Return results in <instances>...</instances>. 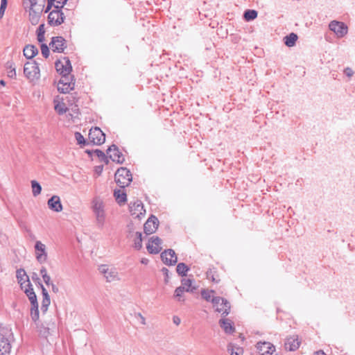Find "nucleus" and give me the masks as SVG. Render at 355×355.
Listing matches in <instances>:
<instances>
[{"label": "nucleus", "mask_w": 355, "mask_h": 355, "mask_svg": "<svg viewBox=\"0 0 355 355\" xmlns=\"http://www.w3.org/2000/svg\"><path fill=\"white\" fill-rule=\"evenodd\" d=\"M92 209L95 215L97 225L102 227L106 217L103 200L99 197H95L92 201Z\"/></svg>", "instance_id": "1"}, {"label": "nucleus", "mask_w": 355, "mask_h": 355, "mask_svg": "<svg viewBox=\"0 0 355 355\" xmlns=\"http://www.w3.org/2000/svg\"><path fill=\"white\" fill-rule=\"evenodd\" d=\"M23 4L25 8H29V19L31 24H37L39 22L44 5L37 7L36 0H24Z\"/></svg>", "instance_id": "2"}, {"label": "nucleus", "mask_w": 355, "mask_h": 355, "mask_svg": "<svg viewBox=\"0 0 355 355\" xmlns=\"http://www.w3.org/2000/svg\"><path fill=\"white\" fill-rule=\"evenodd\" d=\"M98 270L107 282L119 281L121 279L116 268L113 266L102 264L98 266Z\"/></svg>", "instance_id": "3"}, {"label": "nucleus", "mask_w": 355, "mask_h": 355, "mask_svg": "<svg viewBox=\"0 0 355 355\" xmlns=\"http://www.w3.org/2000/svg\"><path fill=\"white\" fill-rule=\"evenodd\" d=\"M114 178L117 184L120 187L124 188L129 185L132 178L130 171L126 168L122 167L116 171L114 175Z\"/></svg>", "instance_id": "4"}, {"label": "nucleus", "mask_w": 355, "mask_h": 355, "mask_svg": "<svg viewBox=\"0 0 355 355\" xmlns=\"http://www.w3.org/2000/svg\"><path fill=\"white\" fill-rule=\"evenodd\" d=\"M24 73L31 81L37 80L40 77V71L38 64L35 62H27L24 64Z\"/></svg>", "instance_id": "5"}, {"label": "nucleus", "mask_w": 355, "mask_h": 355, "mask_svg": "<svg viewBox=\"0 0 355 355\" xmlns=\"http://www.w3.org/2000/svg\"><path fill=\"white\" fill-rule=\"evenodd\" d=\"M329 28L338 38L344 37L348 33L347 26L343 21L333 20L329 24Z\"/></svg>", "instance_id": "6"}, {"label": "nucleus", "mask_w": 355, "mask_h": 355, "mask_svg": "<svg viewBox=\"0 0 355 355\" xmlns=\"http://www.w3.org/2000/svg\"><path fill=\"white\" fill-rule=\"evenodd\" d=\"M214 293L215 292L213 290L202 289L200 293L203 299H205L207 302H211V303L213 304V306L216 309V311H225L224 309H220L218 306V304H220V302L221 300V297H214Z\"/></svg>", "instance_id": "7"}, {"label": "nucleus", "mask_w": 355, "mask_h": 355, "mask_svg": "<svg viewBox=\"0 0 355 355\" xmlns=\"http://www.w3.org/2000/svg\"><path fill=\"white\" fill-rule=\"evenodd\" d=\"M89 140L96 145H101L105 142V135L98 127L92 128L89 133Z\"/></svg>", "instance_id": "8"}, {"label": "nucleus", "mask_w": 355, "mask_h": 355, "mask_svg": "<svg viewBox=\"0 0 355 355\" xmlns=\"http://www.w3.org/2000/svg\"><path fill=\"white\" fill-rule=\"evenodd\" d=\"M64 15L61 10L55 9L48 16L49 24L51 26H59L64 22Z\"/></svg>", "instance_id": "9"}, {"label": "nucleus", "mask_w": 355, "mask_h": 355, "mask_svg": "<svg viewBox=\"0 0 355 355\" xmlns=\"http://www.w3.org/2000/svg\"><path fill=\"white\" fill-rule=\"evenodd\" d=\"M49 46L53 51L62 53L67 48L66 40L60 36L53 37Z\"/></svg>", "instance_id": "10"}, {"label": "nucleus", "mask_w": 355, "mask_h": 355, "mask_svg": "<svg viewBox=\"0 0 355 355\" xmlns=\"http://www.w3.org/2000/svg\"><path fill=\"white\" fill-rule=\"evenodd\" d=\"M35 250L37 261L40 263H44L48 257L46 245L41 241H37L35 244Z\"/></svg>", "instance_id": "11"}, {"label": "nucleus", "mask_w": 355, "mask_h": 355, "mask_svg": "<svg viewBox=\"0 0 355 355\" xmlns=\"http://www.w3.org/2000/svg\"><path fill=\"white\" fill-rule=\"evenodd\" d=\"M11 345L4 329L0 327V355H8Z\"/></svg>", "instance_id": "12"}, {"label": "nucleus", "mask_w": 355, "mask_h": 355, "mask_svg": "<svg viewBox=\"0 0 355 355\" xmlns=\"http://www.w3.org/2000/svg\"><path fill=\"white\" fill-rule=\"evenodd\" d=\"M55 69L61 75L69 74L72 69L70 60L64 58L61 60L57 61L55 62Z\"/></svg>", "instance_id": "13"}, {"label": "nucleus", "mask_w": 355, "mask_h": 355, "mask_svg": "<svg viewBox=\"0 0 355 355\" xmlns=\"http://www.w3.org/2000/svg\"><path fill=\"white\" fill-rule=\"evenodd\" d=\"M162 240L158 236H152L147 245V250L150 254L159 253L162 248Z\"/></svg>", "instance_id": "14"}, {"label": "nucleus", "mask_w": 355, "mask_h": 355, "mask_svg": "<svg viewBox=\"0 0 355 355\" xmlns=\"http://www.w3.org/2000/svg\"><path fill=\"white\" fill-rule=\"evenodd\" d=\"M300 343L301 340L299 339L298 336H291L286 338L284 347L288 351H295L300 347Z\"/></svg>", "instance_id": "15"}, {"label": "nucleus", "mask_w": 355, "mask_h": 355, "mask_svg": "<svg viewBox=\"0 0 355 355\" xmlns=\"http://www.w3.org/2000/svg\"><path fill=\"white\" fill-rule=\"evenodd\" d=\"M159 225V220L155 216H151L144 225V232L146 234L154 233Z\"/></svg>", "instance_id": "16"}, {"label": "nucleus", "mask_w": 355, "mask_h": 355, "mask_svg": "<svg viewBox=\"0 0 355 355\" xmlns=\"http://www.w3.org/2000/svg\"><path fill=\"white\" fill-rule=\"evenodd\" d=\"M161 257L163 262L166 265H175L178 261V258L175 251L171 249H168L162 252Z\"/></svg>", "instance_id": "17"}, {"label": "nucleus", "mask_w": 355, "mask_h": 355, "mask_svg": "<svg viewBox=\"0 0 355 355\" xmlns=\"http://www.w3.org/2000/svg\"><path fill=\"white\" fill-rule=\"evenodd\" d=\"M107 154L113 162L121 164L124 161L123 155L119 152L118 148L115 145H112L109 147L107 150Z\"/></svg>", "instance_id": "18"}, {"label": "nucleus", "mask_w": 355, "mask_h": 355, "mask_svg": "<svg viewBox=\"0 0 355 355\" xmlns=\"http://www.w3.org/2000/svg\"><path fill=\"white\" fill-rule=\"evenodd\" d=\"M129 207L131 214L135 216L137 218H139L141 215H144L146 211L140 200H137L133 203L131 202Z\"/></svg>", "instance_id": "19"}, {"label": "nucleus", "mask_w": 355, "mask_h": 355, "mask_svg": "<svg viewBox=\"0 0 355 355\" xmlns=\"http://www.w3.org/2000/svg\"><path fill=\"white\" fill-rule=\"evenodd\" d=\"M128 238L133 242V247L136 250H139L142 247V234L139 232L130 231Z\"/></svg>", "instance_id": "20"}, {"label": "nucleus", "mask_w": 355, "mask_h": 355, "mask_svg": "<svg viewBox=\"0 0 355 355\" xmlns=\"http://www.w3.org/2000/svg\"><path fill=\"white\" fill-rule=\"evenodd\" d=\"M49 208L55 212H60L62 210V205L60 198L58 196H53L47 202Z\"/></svg>", "instance_id": "21"}, {"label": "nucleus", "mask_w": 355, "mask_h": 355, "mask_svg": "<svg viewBox=\"0 0 355 355\" xmlns=\"http://www.w3.org/2000/svg\"><path fill=\"white\" fill-rule=\"evenodd\" d=\"M23 290L28 297L31 304H37V296L31 283L26 284V287H24Z\"/></svg>", "instance_id": "22"}, {"label": "nucleus", "mask_w": 355, "mask_h": 355, "mask_svg": "<svg viewBox=\"0 0 355 355\" xmlns=\"http://www.w3.org/2000/svg\"><path fill=\"white\" fill-rule=\"evenodd\" d=\"M42 294V302L41 306V310L43 313H45L49 306L51 303L50 296L46 291V289L44 287L43 285H41Z\"/></svg>", "instance_id": "23"}, {"label": "nucleus", "mask_w": 355, "mask_h": 355, "mask_svg": "<svg viewBox=\"0 0 355 355\" xmlns=\"http://www.w3.org/2000/svg\"><path fill=\"white\" fill-rule=\"evenodd\" d=\"M17 279L19 284H20L21 289L26 287V283H31L29 278L24 269H19L17 270Z\"/></svg>", "instance_id": "24"}, {"label": "nucleus", "mask_w": 355, "mask_h": 355, "mask_svg": "<svg viewBox=\"0 0 355 355\" xmlns=\"http://www.w3.org/2000/svg\"><path fill=\"white\" fill-rule=\"evenodd\" d=\"M257 349L259 354L261 352H270L275 351V346L269 342H259L257 344Z\"/></svg>", "instance_id": "25"}, {"label": "nucleus", "mask_w": 355, "mask_h": 355, "mask_svg": "<svg viewBox=\"0 0 355 355\" xmlns=\"http://www.w3.org/2000/svg\"><path fill=\"white\" fill-rule=\"evenodd\" d=\"M220 327L226 334H232L234 331L233 323L229 319H221L219 320Z\"/></svg>", "instance_id": "26"}, {"label": "nucleus", "mask_w": 355, "mask_h": 355, "mask_svg": "<svg viewBox=\"0 0 355 355\" xmlns=\"http://www.w3.org/2000/svg\"><path fill=\"white\" fill-rule=\"evenodd\" d=\"M74 85L73 80H71V83H58V89L62 93L67 94L73 89Z\"/></svg>", "instance_id": "27"}, {"label": "nucleus", "mask_w": 355, "mask_h": 355, "mask_svg": "<svg viewBox=\"0 0 355 355\" xmlns=\"http://www.w3.org/2000/svg\"><path fill=\"white\" fill-rule=\"evenodd\" d=\"M37 53V49L33 45H27L24 49V55L28 59L33 58Z\"/></svg>", "instance_id": "28"}, {"label": "nucleus", "mask_w": 355, "mask_h": 355, "mask_svg": "<svg viewBox=\"0 0 355 355\" xmlns=\"http://www.w3.org/2000/svg\"><path fill=\"white\" fill-rule=\"evenodd\" d=\"M218 306L220 309H224L225 311H218V313H221L223 315H227L230 313V302L225 300L224 298L221 297V300L220 302V304H218Z\"/></svg>", "instance_id": "29"}, {"label": "nucleus", "mask_w": 355, "mask_h": 355, "mask_svg": "<svg viewBox=\"0 0 355 355\" xmlns=\"http://www.w3.org/2000/svg\"><path fill=\"white\" fill-rule=\"evenodd\" d=\"M297 40V35L293 33H290L284 38V44L288 47L293 46L295 44Z\"/></svg>", "instance_id": "30"}, {"label": "nucleus", "mask_w": 355, "mask_h": 355, "mask_svg": "<svg viewBox=\"0 0 355 355\" xmlns=\"http://www.w3.org/2000/svg\"><path fill=\"white\" fill-rule=\"evenodd\" d=\"M114 196L119 205L124 204L126 201V194L122 190H114Z\"/></svg>", "instance_id": "31"}, {"label": "nucleus", "mask_w": 355, "mask_h": 355, "mask_svg": "<svg viewBox=\"0 0 355 355\" xmlns=\"http://www.w3.org/2000/svg\"><path fill=\"white\" fill-rule=\"evenodd\" d=\"M31 316L32 320L36 323L39 320V309H38V303L35 304H31Z\"/></svg>", "instance_id": "32"}, {"label": "nucleus", "mask_w": 355, "mask_h": 355, "mask_svg": "<svg viewBox=\"0 0 355 355\" xmlns=\"http://www.w3.org/2000/svg\"><path fill=\"white\" fill-rule=\"evenodd\" d=\"M31 187H32L33 195L34 196H37L39 194H40V193L42 191V187L36 180L31 181Z\"/></svg>", "instance_id": "33"}, {"label": "nucleus", "mask_w": 355, "mask_h": 355, "mask_svg": "<svg viewBox=\"0 0 355 355\" xmlns=\"http://www.w3.org/2000/svg\"><path fill=\"white\" fill-rule=\"evenodd\" d=\"M257 12L254 10H247L244 12V18L246 21H251L257 18Z\"/></svg>", "instance_id": "34"}, {"label": "nucleus", "mask_w": 355, "mask_h": 355, "mask_svg": "<svg viewBox=\"0 0 355 355\" xmlns=\"http://www.w3.org/2000/svg\"><path fill=\"white\" fill-rule=\"evenodd\" d=\"M176 270L180 275L185 276L189 270V268L184 263H180L177 266Z\"/></svg>", "instance_id": "35"}, {"label": "nucleus", "mask_w": 355, "mask_h": 355, "mask_svg": "<svg viewBox=\"0 0 355 355\" xmlns=\"http://www.w3.org/2000/svg\"><path fill=\"white\" fill-rule=\"evenodd\" d=\"M54 108L59 114H63L67 110L64 103L59 102L55 105Z\"/></svg>", "instance_id": "36"}, {"label": "nucleus", "mask_w": 355, "mask_h": 355, "mask_svg": "<svg viewBox=\"0 0 355 355\" xmlns=\"http://www.w3.org/2000/svg\"><path fill=\"white\" fill-rule=\"evenodd\" d=\"M7 68L8 69V76L10 78H15L16 77V71L15 68L13 66V63L10 62H8L6 63Z\"/></svg>", "instance_id": "37"}, {"label": "nucleus", "mask_w": 355, "mask_h": 355, "mask_svg": "<svg viewBox=\"0 0 355 355\" xmlns=\"http://www.w3.org/2000/svg\"><path fill=\"white\" fill-rule=\"evenodd\" d=\"M35 324L40 331V334L44 337H47L49 335V329L43 327L42 324L40 325L39 322H36Z\"/></svg>", "instance_id": "38"}, {"label": "nucleus", "mask_w": 355, "mask_h": 355, "mask_svg": "<svg viewBox=\"0 0 355 355\" xmlns=\"http://www.w3.org/2000/svg\"><path fill=\"white\" fill-rule=\"evenodd\" d=\"M192 280L191 279H183L182 280V286L181 287H184L186 291H189V288L191 286Z\"/></svg>", "instance_id": "39"}, {"label": "nucleus", "mask_w": 355, "mask_h": 355, "mask_svg": "<svg viewBox=\"0 0 355 355\" xmlns=\"http://www.w3.org/2000/svg\"><path fill=\"white\" fill-rule=\"evenodd\" d=\"M94 154H95L96 156H97L98 158H100L101 161H104L106 163L108 162L107 156L101 150H94Z\"/></svg>", "instance_id": "40"}, {"label": "nucleus", "mask_w": 355, "mask_h": 355, "mask_svg": "<svg viewBox=\"0 0 355 355\" xmlns=\"http://www.w3.org/2000/svg\"><path fill=\"white\" fill-rule=\"evenodd\" d=\"M44 25H40L37 31V40L40 42L44 40V31L43 30Z\"/></svg>", "instance_id": "41"}, {"label": "nucleus", "mask_w": 355, "mask_h": 355, "mask_svg": "<svg viewBox=\"0 0 355 355\" xmlns=\"http://www.w3.org/2000/svg\"><path fill=\"white\" fill-rule=\"evenodd\" d=\"M186 291L184 287L179 286L175 290L174 296L178 298L179 301H181V297L182 296L184 292Z\"/></svg>", "instance_id": "42"}, {"label": "nucleus", "mask_w": 355, "mask_h": 355, "mask_svg": "<svg viewBox=\"0 0 355 355\" xmlns=\"http://www.w3.org/2000/svg\"><path fill=\"white\" fill-rule=\"evenodd\" d=\"M67 0H53L55 9L60 10L67 3Z\"/></svg>", "instance_id": "43"}, {"label": "nucleus", "mask_w": 355, "mask_h": 355, "mask_svg": "<svg viewBox=\"0 0 355 355\" xmlns=\"http://www.w3.org/2000/svg\"><path fill=\"white\" fill-rule=\"evenodd\" d=\"M227 350L230 353L231 355H241V354L243 352V349L239 347H237L236 349V350H234V349L232 346H228Z\"/></svg>", "instance_id": "44"}, {"label": "nucleus", "mask_w": 355, "mask_h": 355, "mask_svg": "<svg viewBox=\"0 0 355 355\" xmlns=\"http://www.w3.org/2000/svg\"><path fill=\"white\" fill-rule=\"evenodd\" d=\"M41 52L44 58H48L49 55V49L46 44H42L41 45Z\"/></svg>", "instance_id": "45"}, {"label": "nucleus", "mask_w": 355, "mask_h": 355, "mask_svg": "<svg viewBox=\"0 0 355 355\" xmlns=\"http://www.w3.org/2000/svg\"><path fill=\"white\" fill-rule=\"evenodd\" d=\"M75 138L78 144H84L85 143V140L84 137L80 132L75 133Z\"/></svg>", "instance_id": "46"}, {"label": "nucleus", "mask_w": 355, "mask_h": 355, "mask_svg": "<svg viewBox=\"0 0 355 355\" xmlns=\"http://www.w3.org/2000/svg\"><path fill=\"white\" fill-rule=\"evenodd\" d=\"M69 74H62V78L58 83H71V80L73 79L71 77H69Z\"/></svg>", "instance_id": "47"}, {"label": "nucleus", "mask_w": 355, "mask_h": 355, "mask_svg": "<svg viewBox=\"0 0 355 355\" xmlns=\"http://www.w3.org/2000/svg\"><path fill=\"white\" fill-rule=\"evenodd\" d=\"M344 73L349 78H351L352 76H353L354 72V71L352 70V68L350 67H346L345 69H344Z\"/></svg>", "instance_id": "48"}, {"label": "nucleus", "mask_w": 355, "mask_h": 355, "mask_svg": "<svg viewBox=\"0 0 355 355\" xmlns=\"http://www.w3.org/2000/svg\"><path fill=\"white\" fill-rule=\"evenodd\" d=\"M136 317L140 320L141 324L143 325L146 324V318L140 313H137Z\"/></svg>", "instance_id": "49"}, {"label": "nucleus", "mask_w": 355, "mask_h": 355, "mask_svg": "<svg viewBox=\"0 0 355 355\" xmlns=\"http://www.w3.org/2000/svg\"><path fill=\"white\" fill-rule=\"evenodd\" d=\"M44 283L47 285V286H50L51 285V283H53L51 282V277L49 275H47V276H45L44 277H42Z\"/></svg>", "instance_id": "50"}, {"label": "nucleus", "mask_w": 355, "mask_h": 355, "mask_svg": "<svg viewBox=\"0 0 355 355\" xmlns=\"http://www.w3.org/2000/svg\"><path fill=\"white\" fill-rule=\"evenodd\" d=\"M53 4H54L53 0H48V4L46 8L45 12H48L51 10L52 6H53Z\"/></svg>", "instance_id": "51"}, {"label": "nucleus", "mask_w": 355, "mask_h": 355, "mask_svg": "<svg viewBox=\"0 0 355 355\" xmlns=\"http://www.w3.org/2000/svg\"><path fill=\"white\" fill-rule=\"evenodd\" d=\"M40 273L42 277L49 275L47 273V270L44 266H42L40 270Z\"/></svg>", "instance_id": "52"}, {"label": "nucleus", "mask_w": 355, "mask_h": 355, "mask_svg": "<svg viewBox=\"0 0 355 355\" xmlns=\"http://www.w3.org/2000/svg\"><path fill=\"white\" fill-rule=\"evenodd\" d=\"M50 286H51L52 291L53 293H58L59 288H58V287L55 284H54L53 283H51Z\"/></svg>", "instance_id": "53"}, {"label": "nucleus", "mask_w": 355, "mask_h": 355, "mask_svg": "<svg viewBox=\"0 0 355 355\" xmlns=\"http://www.w3.org/2000/svg\"><path fill=\"white\" fill-rule=\"evenodd\" d=\"M103 171V166H98L95 168V173L97 175H100Z\"/></svg>", "instance_id": "54"}, {"label": "nucleus", "mask_w": 355, "mask_h": 355, "mask_svg": "<svg viewBox=\"0 0 355 355\" xmlns=\"http://www.w3.org/2000/svg\"><path fill=\"white\" fill-rule=\"evenodd\" d=\"M173 323L175 324L176 325H179L181 322L180 318L178 316H174L173 318Z\"/></svg>", "instance_id": "55"}, {"label": "nucleus", "mask_w": 355, "mask_h": 355, "mask_svg": "<svg viewBox=\"0 0 355 355\" xmlns=\"http://www.w3.org/2000/svg\"><path fill=\"white\" fill-rule=\"evenodd\" d=\"M7 6V0H1V6L0 8L6 9Z\"/></svg>", "instance_id": "56"}, {"label": "nucleus", "mask_w": 355, "mask_h": 355, "mask_svg": "<svg viewBox=\"0 0 355 355\" xmlns=\"http://www.w3.org/2000/svg\"><path fill=\"white\" fill-rule=\"evenodd\" d=\"M32 279L33 281L36 282V281H40V278L38 277L37 276V274L35 273V272H33V275H32Z\"/></svg>", "instance_id": "57"}, {"label": "nucleus", "mask_w": 355, "mask_h": 355, "mask_svg": "<svg viewBox=\"0 0 355 355\" xmlns=\"http://www.w3.org/2000/svg\"><path fill=\"white\" fill-rule=\"evenodd\" d=\"M141 263L146 265L148 263V259L144 258L141 260Z\"/></svg>", "instance_id": "58"}, {"label": "nucleus", "mask_w": 355, "mask_h": 355, "mask_svg": "<svg viewBox=\"0 0 355 355\" xmlns=\"http://www.w3.org/2000/svg\"><path fill=\"white\" fill-rule=\"evenodd\" d=\"M313 355H326L322 351H318Z\"/></svg>", "instance_id": "59"}, {"label": "nucleus", "mask_w": 355, "mask_h": 355, "mask_svg": "<svg viewBox=\"0 0 355 355\" xmlns=\"http://www.w3.org/2000/svg\"><path fill=\"white\" fill-rule=\"evenodd\" d=\"M275 351H272V352H261V354L259 355H272V354Z\"/></svg>", "instance_id": "60"}, {"label": "nucleus", "mask_w": 355, "mask_h": 355, "mask_svg": "<svg viewBox=\"0 0 355 355\" xmlns=\"http://www.w3.org/2000/svg\"><path fill=\"white\" fill-rule=\"evenodd\" d=\"M5 10L6 9L0 8V18H1L3 16Z\"/></svg>", "instance_id": "61"}, {"label": "nucleus", "mask_w": 355, "mask_h": 355, "mask_svg": "<svg viewBox=\"0 0 355 355\" xmlns=\"http://www.w3.org/2000/svg\"><path fill=\"white\" fill-rule=\"evenodd\" d=\"M212 282L218 283V280H216L213 276L211 277Z\"/></svg>", "instance_id": "62"}, {"label": "nucleus", "mask_w": 355, "mask_h": 355, "mask_svg": "<svg viewBox=\"0 0 355 355\" xmlns=\"http://www.w3.org/2000/svg\"><path fill=\"white\" fill-rule=\"evenodd\" d=\"M0 84L2 85H5L4 80H1L0 81Z\"/></svg>", "instance_id": "63"}, {"label": "nucleus", "mask_w": 355, "mask_h": 355, "mask_svg": "<svg viewBox=\"0 0 355 355\" xmlns=\"http://www.w3.org/2000/svg\"><path fill=\"white\" fill-rule=\"evenodd\" d=\"M164 270H165L166 272H168V269L164 268Z\"/></svg>", "instance_id": "64"}]
</instances>
